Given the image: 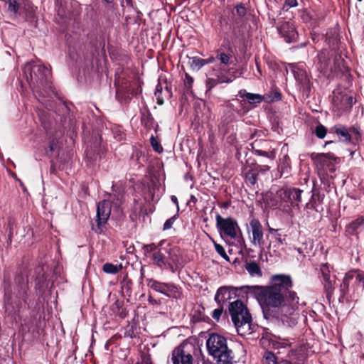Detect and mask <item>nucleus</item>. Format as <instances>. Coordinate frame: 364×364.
Masks as SVG:
<instances>
[{
  "instance_id": "obj_1",
  "label": "nucleus",
  "mask_w": 364,
  "mask_h": 364,
  "mask_svg": "<svg viewBox=\"0 0 364 364\" xmlns=\"http://www.w3.org/2000/svg\"><path fill=\"white\" fill-rule=\"evenodd\" d=\"M292 280L286 274H274L267 286L257 287V301L264 318L276 317L287 322L299 302L295 291H290Z\"/></svg>"
},
{
  "instance_id": "obj_2",
  "label": "nucleus",
  "mask_w": 364,
  "mask_h": 364,
  "mask_svg": "<svg viewBox=\"0 0 364 364\" xmlns=\"http://www.w3.org/2000/svg\"><path fill=\"white\" fill-rule=\"evenodd\" d=\"M208 353L213 357L215 364H233L235 356L228 346L226 338L217 333L209 335L206 341Z\"/></svg>"
},
{
  "instance_id": "obj_3",
  "label": "nucleus",
  "mask_w": 364,
  "mask_h": 364,
  "mask_svg": "<svg viewBox=\"0 0 364 364\" xmlns=\"http://www.w3.org/2000/svg\"><path fill=\"white\" fill-rule=\"evenodd\" d=\"M29 71L27 81L33 92H39L41 90L51 87L52 74L50 69L44 65H28L25 68V73Z\"/></svg>"
},
{
  "instance_id": "obj_4",
  "label": "nucleus",
  "mask_w": 364,
  "mask_h": 364,
  "mask_svg": "<svg viewBox=\"0 0 364 364\" xmlns=\"http://www.w3.org/2000/svg\"><path fill=\"white\" fill-rule=\"evenodd\" d=\"M247 14V8L243 3H238L234 6L231 11L232 23L230 25L232 43L241 42L245 39Z\"/></svg>"
},
{
  "instance_id": "obj_5",
  "label": "nucleus",
  "mask_w": 364,
  "mask_h": 364,
  "mask_svg": "<svg viewBox=\"0 0 364 364\" xmlns=\"http://www.w3.org/2000/svg\"><path fill=\"white\" fill-rule=\"evenodd\" d=\"M328 134L344 144L356 145L362 139V130L358 124L347 127L341 123H337L329 128Z\"/></svg>"
},
{
  "instance_id": "obj_6",
  "label": "nucleus",
  "mask_w": 364,
  "mask_h": 364,
  "mask_svg": "<svg viewBox=\"0 0 364 364\" xmlns=\"http://www.w3.org/2000/svg\"><path fill=\"white\" fill-rule=\"evenodd\" d=\"M303 190L291 186H283L276 191L279 205L287 212L292 209L299 210Z\"/></svg>"
},
{
  "instance_id": "obj_7",
  "label": "nucleus",
  "mask_w": 364,
  "mask_h": 364,
  "mask_svg": "<svg viewBox=\"0 0 364 364\" xmlns=\"http://www.w3.org/2000/svg\"><path fill=\"white\" fill-rule=\"evenodd\" d=\"M237 70L228 66L216 65L213 68L211 75L205 80L206 93L219 84L230 83L236 78Z\"/></svg>"
},
{
  "instance_id": "obj_8",
  "label": "nucleus",
  "mask_w": 364,
  "mask_h": 364,
  "mask_svg": "<svg viewBox=\"0 0 364 364\" xmlns=\"http://www.w3.org/2000/svg\"><path fill=\"white\" fill-rule=\"evenodd\" d=\"M311 159L316 164L320 175L335 173L336 165L341 161L340 158L336 156L333 153L312 154Z\"/></svg>"
},
{
  "instance_id": "obj_9",
  "label": "nucleus",
  "mask_w": 364,
  "mask_h": 364,
  "mask_svg": "<svg viewBox=\"0 0 364 364\" xmlns=\"http://www.w3.org/2000/svg\"><path fill=\"white\" fill-rule=\"evenodd\" d=\"M247 232L252 245L255 247H259L264 250L267 246V242L264 239V228L260 221L253 218L247 225Z\"/></svg>"
},
{
  "instance_id": "obj_10",
  "label": "nucleus",
  "mask_w": 364,
  "mask_h": 364,
  "mask_svg": "<svg viewBox=\"0 0 364 364\" xmlns=\"http://www.w3.org/2000/svg\"><path fill=\"white\" fill-rule=\"evenodd\" d=\"M215 220L216 227L220 235L236 240L237 231L240 232V228L235 219L231 217L224 218L218 213Z\"/></svg>"
},
{
  "instance_id": "obj_11",
  "label": "nucleus",
  "mask_w": 364,
  "mask_h": 364,
  "mask_svg": "<svg viewBox=\"0 0 364 364\" xmlns=\"http://www.w3.org/2000/svg\"><path fill=\"white\" fill-rule=\"evenodd\" d=\"M111 214V202L109 200H103L97 204L96 227L92 229L97 233L103 232V226L107 223Z\"/></svg>"
},
{
  "instance_id": "obj_12",
  "label": "nucleus",
  "mask_w": 364,
  "mask_h": 364,
  "mask_svg": "<svg viewBox=\"0 0 364 364\" xmlns=\"http://www.w3.org/2000/svg\"><path fill=\"white\" fill-rule=\"evenodd\" d=\"M114 85L116 87V99L121 103H129L132 100V82L124 77H119L115 80Z\"/></svg>"
},
{
  "instance_id": "obj_13",
  "label": "nucleus",
  "mask_w": 364,
  "mask_h": 364,
  "mask_svg": "<svg viewBox=\"0 0 364 364\" xmlns=\"http://www.w3.org/2000/svg\"><path fill=\"white\" fill-rule=\"evenodd\" d=\"M232 320L237 328L238 334L245 336L252 332V317L249 311H247V316H245L243 312L239 314L236 312L233 318H232Z\"/></svg>"
},
{
  "instance_id": "obj_14",
  "label": "nucleus",
  "mask_w": 364,
  "mask_h": 364,
  "mask_svg": "<svg viewBox=\"0 0 364 364\" xmlns=\"http://www.w3.org/2000/svg\"><path fill=\"white\" fill-rule=\"evenodd\" d=\"M277 30L282 38L287 43H292L296 41L298 33L294 23L290 21H279L277 26Z\"/></svg>"
},
{
  "instance_id": "obj_15",
  "label": "nucleus",
  "mask_w": 364,
  "mask_h": 364,
  "mask_svg": "<svg viewBox=\"0 0 364 364\" xmlns=\"http://www.w3.org/2000/svg\"><path fill=\"white\" fill-rule=\"evenodd\" d=\"M324 194L320 191L318 188L315 187L312 189V195L309 202L305 205L304 210L308 214H310L311 210H314L316 213L323 211L322 206Z\"/></svg>"
},
{
  "instance_id": "obj_16",
  "label": "nucleus",
  "mask_w": 364,
  "mask_h": 364,
  "mask_svg": "<svg viewBox=\"0 0 364 364\" xmlns=\"http://www.w3.org/2000/svg\"><path fill=\"white\" fill-rule=\"evenodd\" d=\"M85 152L86 156L90 162L100 161L107 152V147L102 144V137L100 136L98 139H96L93 146L87 149Z\"/></svg>"
},
{
  "instance_id": "obj_17",
  "label": "nucleus",
  "mask_w": 364,
  "mask_h": 364,
  "mask_svg": "<svg viewBox=\"0 0 364 364\" xmlns=\"http://www.w3.org/2000/svg\"><path fill=\"white\" fill-rule=\"evenodd\" d=\"M173 364H193L192 355L185 350L184 346H179L174 348L171 354Z\"/></svg>"
},
{
  "instance_id": "obj_18",
  "label": "nucleus",
  "mask_w": 364,
  "mask_h": 364,
  "mask_svg": "<svg viewBox=\"0 0 364 364\" xmlns=\"http://www.w3.org/2000/svg\"><path fill=\"white\" fill-rule=\"evenodd\" d=\"M333 103L338 109L346 111L353 107L355 103V100L353 96L346 93L338 92L334 93Z\"/></svg>"
},
{
  "instance_id": "obj_19",
  "label": "nucleus",
  "mask_w": 364,
  "mask_h": 364,
  "mask_svg": "<svg viewBox=\"0 0 364 364\" xmlns=\"http://www.w3.org/2000/svg\"><path fill=\"white\" fill-rule=\"evenodd\" d=\"M154 95L159 105H164L165 99L168 100L172 97L173 93L171 87L168 85L167 80H164V84L161 82H158L156 86Z\"/></svg>"
},
{
  "instance_id": "obj_20",
  "label": "nucleus",
  "mask_w": 364,
  "mask_h": 364,
  "mask_svg": "<svg viewBox=\"0 0 364 364\" xmlns=\"http://www.w3.org/2000/svg\"><path fill=\"white\" fill-rule=\"evenodd\" d=\"M291 159L288 155L284 156L280 160L277 167V173L275 175L276 178L282 177L288 178L291 175Z\"/></svg>"
},
{
  "instance_id": "obj_21",
  "label": "nucleus",
  "mask_w": 364,
  "mask_h": 364,
  "mask_svg": "<svg viewBox=\"0 0 364 364\" xmlns=\"http://www.w3.org/2000/svg\"><path fill=\"white\" fill-rule=\"evenodd\" d=\"M314 64L320 73L327 72L330 65L329 53L326 50L320 51L314 59Z\"/></svg>"
},
{
  "instance_id": "obj_22",
  "label": "nucleus",
  "mask_w": 364,
  "mask_h": 364,
  "mask_svg": "<svg viewBox=\"0 0 364 364\" xmlns=\"http://www.w3.org/2000/svg\"><path fill=\"white\" fill-rule=\"evenodd\" d=\"M225 47L228 53H225L222 51L221 49H218L216 50L215 58L220 62L219 65L228 67L232 62L233 50L229 41H227L226 46Z\"/></svg>"
},
{
  "instance_id": "obj_23",
  "label": "nucleus",
  "mask_w": 364,
  "mask_h": 364,
  "mask_svg": "<svg viewBox=\"0 0 364 364\" xmlns=\"http://www.w3.org/2000/svg\"><path fill=\"white\" fill-rule=\"evenodd\" d=\"M326 41L332 50L338 52L341 48V41L338 32L334 29H330L326 34Z\"/></svg>"
},
{
  "instance_id": "obj_24",
  "label": "nucleus",
  "mask_w": 364,
  "mask_h": 364,
  "mask_svg": "<svg viewBox=\"0 0 364 364\" xmlns=\"http://www.w3.org/2000/svg\"><path fill=\"white\" fill-rule=\"evenodd\" d=\"M240 97L246 99L250 105L260 104L262 101H265V96L259 94L251 93L242 89L238 92L237 95Z\"/></svg>"
},
{
  "instance_id": "obj_25",
  "label": "nucleus",
  "mask_w": 364,
  "mask_h": 364,
  "mask_svg": "<svg viewBox=\"0 0 364 364\" xmlns=\"http://www.w3.org/2000/svg\"><path fill=\"white\" fill-rule=\"evenodd\" d=\"M141 123L147 130L154 127L155 119L148 107L141 110Z\"/></svg>"
},
{
  "instance_id": "obj_26",
  "label": "nucleus",
  "mask_w": 364,
  "mask_h": 364,
  "mask_svg": "<svg viewBox=\"0 0 364 364\" xmlns=\"http://www.w3.org/2000/svg\"><path fill=\"white\" fill-rule=\"evenodd\" d=\"M60 144L59 142V139L55 137H50L48 141V146L45 148V154L46 155L50 156L53 154L57 153L59 154V151L60 149Z\"/></svg>"
},
{
  "instance_id": "obj_27",
  "label": "nucleus",
  "mask_w": 364,
  "mask_h": 364,
  "mask_svg": "<svg viewBox=\"0 0 364 364\" xmlns=\"http://www.w3.org/2000/svg\"><path fill=\"white\" fill-rule=\"evenodd\" d=\"M363 225H364V218L360 216L346 225V232L350 235H354Z\"/></svg>"
},
{
  "instance_id": "obj_28",
  "label": "nucleus",
  "mask_w": 364,
  "mask_h": 364,
  "mask_svg": "<svg viewBox=\"0 0 364 364\" xmlns=\"http://www.w3.org/2000/svg\"><path fill=\"white\" fill-rule=\"evenodd\" d=\"M229 311L231 317L233 318V316H235V313L236 312L238 314L243 312V314L245 313V315L247 316V311H248V310L241 301L236 300L230 304Z\"/></svg>"
},
{
  "instance_id": "obj_29",
  "label": "nucleus",
  "mask_w": 364,
  "mask_h": 364,
  "mask_svg": "<svg viewBox=\"0 0 364 364\" xmlns=\"http://www.w3.org/2000/svg\"><path fill=\"white\" fill-rule=\"evenodd\" d=\"M130 161L132 165L138 166L140 168L144 166V163L146 161V156L141 151L135 150L132 153Z\"/></svg>"
},
{
  "instance_id": "obj_30",
  "label": "nucleus",
  "mask_w": 364,
  "mask_h": 364,
  "mask_svg": "<svg viewBox=\"0 0 364 364\" xmlns=\"http://www.w3.org/2000/svg\"><path fill=\"white\" fill-rule=\"evenodd\" d=\"M285 236L286 235H282L279 232H277L271 237L272 239L269 242H267V246H265V248H267L269 252L272 247H273V249L278 248L284 244V242L285 241Z\"/></svg>"
},
{
  "instance_id": "obj_31",
  "label": "nucleus",
  "mask_w": 364,
  "mask_h": 364,
  "mask_svg": "<svg viewBox=\"0 0 364 364\" xmlns=\"http://www.w3.org/2000/svg\"><path fill=\"white\" fill-rule=\"evenodd\" d=\"M28 262V259L24 257L23 259V263L26 264H25V267H23L21 269V272H31L33 271V273L38 274V273H46V272L48 271L47 269H46V267L44 265H40V264H38V267L33 269V267H34L36 265V263L33 262L31 264H28L27 265Z\"/></svg>"
},
{
  "instance_id": "obj_32",
  "label": "nucleus",
  "mask_w": 364,
  "mask_h": 364,
  "mask_svg": "<svg viewBox=\"0 0 364 364\" xmlns=\"http://www.w3.org/2000/svg\"><path fill=\"white\" fill-rule=\"evenodd\" d=\"M230 290L227 287H223L218 289L215 296V300L220 306H223V304L225 301L230 299Z\"/></svg>"
},
{
  "instance_id": "obj_33",
  "label": "nucleus",
  "mask_w": 364,
  "mask_h": 364,
  "mask_svg": "<svg viewBox=\"0 0 364 364\" xmlns=\"http://www.w3.org/2000/svg\"><path fill=\"white\" fill-rule=\"evenodd\" d=\"M151 259L153 260L154 263L160 267L170 266L169 264L166 263L164 255L159 250L154 252L151 256Z\"/></svg>"
},
{
  "instance_id": "obj_34",
  "label": "nucleus",
  "mask_w": 364,
  "mask_h": 364,
  "mask_svg": "<svg viewBox=\"0 0 364 364\" xmlns=\"http://www.w3.org/2000/svg\"><path fill=\"white\" fill-rule=\"evenodd\" d=\"M259 175L256 173L252 165L249 166V170L245 173V181L249 186H255Z\"/></svg>"
},
{
  "instance_id": "obj_35",
  "label": "nucleus",
  "mask_w": 364,
  "mask_h": 364,
  "mask_svg": "<svg viewBox=\"0 0 364 364\" xmlns=\"http://www.w3.org/2000/svg\"><path fill=\"white\" fill-rule=\"evenodd\" d=\"M324 287L327 291H331L336 284V274H323Z\"/></svg>"
},
{
  "instance_id": "obj_36",
  "label": "nucleus",
  "mask_w": 364,
  "mask_h": 364,
  "mask_svg": "<svg viewBox=\"0 0 364 364\" xmlns=\"http://www.w3.org/2000/svg\"><path fill=\"white\" fill-rule=\"evenodd\" d=\"M328 131L329 129H327L324 125L318 122L314 130V134L317 138L322 139L325 138Z\"/></svg>"
},
{
  "instance_id": "obj_37",
  "label": "nucleus",
  "mask_w": 364,
  "mask_h": 364,
  "mask_svg": "<svg viewBox=\"0 0 364 364\" xmlns=\"http://www.w3.org/2000/svg\"><path fill=\"white\" fill-rule=\"evenodd\" d=\"M188 64L193 70H199L204 66L203 58H200L198 56L189 58Z\"/></svg>"
},
{
  "instance_id": "obj_38",
  "label": "nucleus",
  "mask_w": 364,
  "mask_h": 364,
  "mask_svg": "<svg viewBox=\"0 0 364 364\" xmlns=\"http://www.w3.org/2000/svg\"><path fill=\"white\" fill-rule=\"evenodd\" d=\"M122 269V265L120 264L119 265L117 264H113L112 263H105L102 266V270L105 273H118L119 270Z\"/></svg>"
},
{
  "instance_id": "obj_39",
  "label": "nucleus",
  "mask_w": 364,
  "mask_h": 364,
  "mask_svg": "<svg viewBox=\"0 0 364 364\" xmlns=\"http://www.w3.org/2000/svg\"><path fill=\"white\" fill-rule=\"evenodd\" d=\"M300 80V83L301 85V89L303 92H309L311 90V82L310 80L307 77V75L306 73H303L301 76V79H299Z\"/></svg>"
},
{
  "instance_id": "obj_40",
  "label": "nucleus",
  "mask_w": 364,
  "mask_h": 364,
  "mask_svg": "<svg viewBox=\"0 0 364 364\" xmlns=\"http://www.w3.org/2000/svg\"><path fill=\"white\" fill-rule=\"evenodd\" d=\"M280 361H278L277 358L274 353L269 351H267L264 355V364H279Z\"/></svg>"
},
{
  "instance_id": "obj_41",
  "label": "nucleus",
  "mask_w": 364,
  "mask_h": 364,
  "mask_svg": "<svg viewBox=\"0 0 364 364\" xmlns=\"http://www.w3.org/2000/svg\"><path fill=\"white\" fill-rule=\"evenodd\" d=\"M245 267L249 273H261L259 264L255 261L246 262Z\"/></svg>"
},
{
  "instance_id": "obj_42",
  "label": "nucleus",
  "mask_w": 364,
  "mask_h": 364,
  "mask_svg": "<svg viewBox=\"0 0 364 364\" xmlns=\"http://www.w3.org/2000/svg\"><path fill=\"white\" fill-rule=\"evenodd\" d=\"M259 142L257 141H254L252 144V153L257 156H261L267 158H269V152L258 149Z\"/></svg>"
},
{
  "instance_id": "obj_43",
  "label": "nucleus",
  "mask_w": 364,
  "mask_h": 364,
  "mask_svg": "<svg viewBox=\"0 0 364 364\" xmlns=\"http://www.w3.org/2000/svg\"><path fill=\"white\" fill-rule=\"evenodd\" d=\"M150 144H151L154 151H156L159 154H161V152H163L164 149H163L161 144H160L158 139L156 136H154V135H151L150 137Z\"/></svg>"
},
{
  "instance_id": "obj_44",
  "label": "nucleus",
  "mask_w": 364,
  "mask_h": 364,
  "mask_svg": "<svg viewBox=\"0 0 364 364\" xmlns=\"http://www.w3.org/2000/svg\"><path fill=\"white\" fill-rule=\"evenodd\" d=\"M251 165L258 175H264L270 169V167L267 165H259L257 163H252Z\"/></svg>"
},
{
  "instance_id": "obj_45",
  "label": "nucleus",
  "mask_w": 364,
  "mask_h": 364,
  "mask_svg": "<svg viewBox=\"0 0 364 364\" xmlns=\"http://www.w3.org/2000/svg\"><path fill=\"white\" fill-rule=\"evenodd\" d=\"M144 254L146 257H149V255L157 252L158 246L155 243H151L149 245H144L142 247Z\"/></svg>"
},
{
  "instance_id": "obj_46",
  "label": "nucleus",
  "mask_w": 364,
  "mask_h": 364,
  "mask_svg": "<svg viewBox=\"0 0 364 364\" xmlns=\"http://www.w3.org/2000/svg\"><path fill=\"white\" fill-rule=\"evenodd\" d=\"M20 4L17 0H8V10L16 14L18 12Z\"/></svg>"
},
{
  "instance_id": "obj_47",
  "label": "nucleus",
  "mask_w": 364,
  "mask_h": 364,
  "mask_svg": "<svg viewBox=\"0 0 364 364\" xmlns=\"http://www.w3.org/2000/svg\"><path fill=\"white\" fill-rule=\"evenodd\" d=\"M215 250L218 255H220L223 259L230 262V258L227 255L225 248L220 244L214 242Z\"/></svg>"
},
{
  "instance_id": "obj_48",
  "label": "nucleus",
  "mask_w": 364,
  "mask_h": 364,
  "mask_svg": "<svg viewBox=\"0 0 364 364\" xmlns=\"http://www.w3.org/2000/svg\"><path fill=\"white\" fill-rule=\"evenodd\" d=\"M50 163V173L51 174L56 175L58 173V169L63 170L64 168V165L62 164L61 161H60L59 165H58L57 163L53 159H51Z\"/></svg>"
},
{
  "instance_id": "obj_49",
  "label": "nucleus",
  "mask_w": 364,
  "mask_h": 364,
  "mask_svg": "<svg viewBox=\"0 0 364 364\" xmlns=\"http://www.w3.org/2000/svg\"><path fill=\"white\" fill-rule=\"evenodd\" d=\"M282 95L281 92L277 88L272 92L271 96H268V98L265 97L266 102H274V101H279L282 100Z\"/></svg>"
},
{
  "instance_id": "obj_50",
  "label": "nucleus",
  "mask_w": 364,
  "mask_h": 364,
  "mask_svg": "<svg viewBox=\"0 0 364 364\" xmlns=\"http://www.w3.org/2000/svg\"><path fill=\"white\" fill-rule=\"evenodd\" d=\"M112 133L114 139L120 141L124 138V133L122 130V129L119 127H115L112 129Z\"/></svg>"
},
{
  "instance_id": "obj_51",
  "label": "nucleus",
  "mask_w": 364,
  "mask_h": 364,
  "mask_svg": "<svg viewBox=\"0 0 364 364\" xmlns=\"http://www.w3.org/2000/svg\"><path fill=\"white\" fill-rule=\"evenodd\" d=\"M5 309H6V312L8 314L12 315L16 312L17 309H18V305L14 306L11 301L10 302L8 300L5 303Z\"/></svg>"
},
{
  "instance_id": "obj_52",
  "label": "nucleus",
  "mask_w": 364,
  "mask_h": 364,
  "mask_svg": "<svg viewBox=\"0 0 364 364\" xmlns=\"http://www.w3.org/2000/svg\"><path fill=\"white\" fill-rule=\"evenodd\" d=\"M141 92H142V88H141V85H139V83L136 82H132V85H131L132 97L136 96V95L141 94Z\"/></svg>"
},
{
  "instance_id": "obj_53",
  "label": "nucleus",
  "mask_w": 364,
  "mask_h": 364,
  "mask_svg": "<svg viewBox=\"0 0 364 364\" xmlns=\"http://www.w3.org/2000/svg\"><path fill=\"white\" fill-rule=\"evenodd\" d=\"M184 86L187 90H191L193 87L194 79L188 73H185V79L183 80Z\"/></svg>"
},
{
  "instance_id": "obj_54",
  "label": "nucleus",
  "mask_w": 364,
  "mask_h": 364,
  "mask_svg": "<svg viewBox=\"0 0 364 364\" xmlns=\"http://www.w3.org/2000/svg\"><path fill=\"white\" fill-rule=\"evenodd\" d=\"M41 124L45 129V131L49 134L52 132L53 122L48 120V122L46 121L45 119H41Z\"/></svg>"
},
{
  "instance_id": "obj_55",
  "label": "nucleus",
  "mask_w": 364,
  "mask_h": 364,
  "mask_svg": "<svg viewBox=\"0 0 364 364\" xmlns=\"http://www.w3.org/2000/svg\"><path fill=\"white\" fill-rule=\"evenodd\" d=\"M178 215H175L173 217L168 219L164 224L163 230H166L172 228L174 221L177 219Z\"/></svg>"
},
{
  "instance_id": "obj_56",
  "label": "nucleus",
  "mask_w": 364,
  "mask_h": 364,
  "mask_svg": "<svg viewBox=\"0 0 364 364\" xmlns=\"http://www.w3.org/2000/svg\"><path fill=\"white\" fill-rule=\"evenodd\" d=\"M272 345L274 348H285L288 346V342L284 340L273 341Z\"/></svg>"
},
{
  "instance_id": "obj_57",
  "label": "nucleus",
  "mask_w": 364,
  "mask_h": 364,
  "mask_svg": "<svg viewBox=\"0 0 364 364\" xmlns=\"http://www.w3.org/2000/svg\"><path fill=\"white\" fill-rule=\"evenodd\" d=\"M300 16H301V18L304 22H309L311 19V16L310 15V13L306 9L301 11Z\"/></svg>"
},
{
  "instance_id": "obj_58",
  "label": "nucleus",
  "mask_w": 364,
  "mask_h": 364,
  "mask_svg": "<svg viewBox=\"0 0 364 364\" xmlns=\"http://www.w3.org/2000/svg\"><path fill=\"white\" fill-rule=\"evenodd\" d=\"M112 201L111 203H114L117 206H119L122 204V197L119 194H114L113 196H110Z\"/></svg>"
},
{
  "instance_id": "obj_59",
  "label": "nucleus",
  "mask_w": 364,
  "mask_h": 364,
  "mask_svg": "<svg viewBox=\"0 0 364 364\" xmlns=\"http://www.w3.org/2000/svg\"><path fill=\"white\" fill-rule=\"evenodd\" d=\"M223 312V306H220L219 308L215 309L213 311L212 316L215 320H219Z\"/></svg>"
},
{
  "instance_id": "obj_60",
  "label": "nucleus",
  "mask_w": 364,
  "mask_h": 364,
  "mask_svg": "<svg viewBox=\"0 0 364 364\" xmlns=\"http://www.w3.org/2000/svg\"><path fill=\"white\" fill-rule=\"evenodd\" d=\"M298 5L297 0H285L284 8L288 7H296Z\"/></svg>"
},
{
  "instance_id": "obj_61",
  "label": "nucleus",
  "mask_w": 364,
  "mask_h": 364,
  "mask_svg": "<svg viewBox=\"0 0 364 364\" xmlns=\"http://www.w3.org/2000/svg\"><path fill=\"white\" fill-rule=\"evenodd\" d=\"M240 232H241V231ZM236 239L242 247H246L245 240L242 233H240V235L238 237H237Z\"/></svg>"
},
{
  "instance_id": "obj_62",
  "label": "nucleus",
  "mask_w": 364,
  "mask_h": 364,
  "mask_svg": "<svg viewBox=\"0 0 364 364\" xmlns=\"http://www.w3.org/2000/svg\"><path fill=\"white\" fill-rule=\"evenodd\" d=\"M279 232V229H274V228L269 227L268 234H267V237L268 238L269 235H271V237H272L273 235H274L275 234H277Z\"/></svg>"
},
{
  "instance_id": "obj_63",
  "label": "nucleus",
  "mask_w": 364,
  "mask_h": 364,
  "mask_svg": "<svg viewBox=\"0 0 364 364\" xmlns=\"http://www.w3.org/2000/svg\"><path fill=\"white\" fill-rule=\"evenodd\" d=\"M216 60H217V58H215V57L210 56L208 58L203 59V64H204V65H208V64H210V63H213Z\"/></svg>"
},
{
  "instance_id": "obj_64",
  "label": "nucleus",
  "mask_w": 364,
  "mask_h": 364,
  "mask_svg": "<svg viewBox=\"0 0 364 364\" xmlns=\"http://www.w3.org/2000/svg\"><path fill=\"white\" fill-rule=\"evenodd\" d=\"M321 271L322 274L326 273V272H328V273H330L331 271L328 269V264H322L321 267Z\"/></svg>"
}]
</instances>
